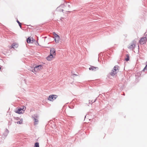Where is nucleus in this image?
Listing matches in <instances>:
<instances>
[{"instance_id":"nucleus-30","label":"nucleus","mask_w":147,"mask_h":147,"mask_svg":"<svg viewBox=\"0 0 147 147\" xmlns=\"http://www.w3.org/2000/svg\"><path fill=\"white\" fill-rule=\"evenodd\" d=\"M68 6L69 8H70V6L69 5H68Z\"/></svg>"},{"instance_id":"nucleus-3","label":"nucleus","mask_w":147,"mask_h":147,"mask_svg":"<svg viewBox=\"0 0 147 147\" xmlns=\"http://www.w3.org/2000/svg\"><path fill=\"white\" fill-rule=\"evenodd\" d=\"M119 67L118 65L115 66L112 70L111 72L110 73V74L112 76H114L117 73V70H118V68Z\"/></svg>"},{"instance_id":"nucleus-32","label":"nucleus","mask_w":147,"mask_h":147,"mask_svg":"<svg viewBox=\"0 0 147 147\" xmlns=\"http://www.w3.org/2000/svg\"><path fill=\"white\" fill-rule=\"evenodd\" d=\"M61 11L63 12V11H64V10L63 9H61Z\"/></svg>"},{"instance_id":"nucleus-28","label":"nucleus","mask_w":147,"mask_h":147,"mask_svg":"<svg viewBox=\"0 0 147 147\" xmlns=\"http://www.w3.org/2000/svg\"><path fill=\"white\" fill-rule=\"evenodd\" d=\"M97 98L95 99L93 102H95Z\"/></svg>"},{"instance_id":"nucleus-40","label":"nucleus","mask_w":147,"mask_h":147,"mask_svg":"<svg viewBox=\"0 0 147 147\" xmlns=\"http://www.w3.org/2000/svg\"><path fill=\"white\" fill-rule=\"evenodd\" d=\"M123 95H125V94L124 93L123 94Z\"/></svg>"},{"instance_id":"nucleus-36","label":"nucleus","mask_w":147,"mask_h":147,"mask_svg":"<svg viewBox=\"0 0 147 147\" xmlns=\"http://www.w3.org/2000/svg\"><path fill=\"white\" fill-rule=\"evenodd\" d=\"M69 108H71V109H73V108L74 107H71H71H69Z\"/></svg>"},{"instance_id":"nucleus-7","label":"nucleus","mask_w":147,"mask_h":147,"mask_svg":"<svg viewBox=\"0 0 147 147\" xmlns=\"http://www.w3.org/2000/svg\"><path fill=\"white\" fill-rule=\"evenodd\" d=\"M146 41L147 38L146 37H142L140 40V42H141L143 44L146 43Z\"/></svg>"},{"instance_id":"nucleus-34","label":"nucleus","mask_w":147,"mask_h":147,"mask_svg":"<svg viewBox=\"0 0 147 147\" xmlns=\"http://www.w3.org/2000/svg\"><path fill=\"white\" fill-rule=\"evenodd\" d=\"M29 28L30 29H32V28H31V27H29Z\"/></svg>"},{"instance_id":"nucleus-13","label":"nucleus","mask_w":147,"mask_h":147,"mask_svg":"<svg viewBox=\"0 0 147 147\" xmlns=\"http://www.w3.org/2000/svg\"><path fill=\"white\" fill-rule=\"evenodd\" d=\"M54 57H52L51 56H50V54L48 55V56L46 58L47 59L48 61H51L52 60V59L54 58Z\"/></svg>"},{"instance_id":"nucleus-15","label":"nucleus","mask_w":147,"mask_h":147,"mask_svg":"<svg viewBox=\"0 0 147 147\" xmlns=\"http://www.w3.org/2000/svg\"><path fill=\"white\" fill-rule=\"evenodd\" d=\"M135 47V45L134 44H131L130 46L129 47V48L130 49H131L132 50L134 49Z\"/></svg>"},{"instance_id":"nucleus-22","label":"nucleus","mask_w":147,"mask_h":147,"mask_svg":"<svg viewBox=\"0 0 147 147\" xmlns=\"http://www.w3.org/2000/svg\"><path fill=\"white\" fill-rule=\"evenodd\" d=\"M31 38L32 39V40L31 39L32 43H33V42L35 41V40L34 39L32 38Z\"/></svg>"},{"instance_id":"nucleus-8","label":"nucleus","mask_w":147,"mask_h":147,"mask_svg":"<svg viewBox=\"0 0 147 147\" xmlns=\"http://www.w3.org/2000/svg\"><path fill=\"white\" fill-rule=\"evenodd\" d=\"M9 133V130L6 128L5 132L3 133V136H4V139L7 136Z\"/></svg>"},{"instance_id":"nucleus-27","label":"nucleus","mask_w":147,"mask_h":147,"mask_svg":"<svg viewBox=\"0 0 147 147\" xmlns=\"http://www.w3.org/2000/svg\"><path fill=\"white\" fill-rule=\"evenodd\" d=\"M101 55H102V54H101V53H100V54H98V56H99V57H100V56H101Z\"/></svg>"},{"instance_id":"nucleus-29","label":"nucleus","mask_w":147,"mask_h":147,"mask_svg":"<svg viewBox=\"0 0 147 147\" xmlns=\"http://www.w3.org/2000/svg\"><path fill=\"white\" fill-rule=\"evenodd\" d=\"M16 119L18 120L19 119V118L18 117H16Z\"/></svg>"},{"instance_id":"nucleus-2","label":"nucleus","mask_w":147,"mask_h":147,"mask_svg":"<svg viewBox=\"0 0 147 147\" xmlns=\"http://www.w3.org/2000/svg\"><path fill=\"white\" fill-rule=\"evenodd\" d=\"M38 116L37 114H34L32 116V118L34 121V125H35L37 124L38 123Z\"/></svg>"},{"instance_id":"nucleus-31","label":"nucleus","mask_w":147,"mask_h":147,"mask_svg":"<svg viewBox=\"0 0 147 147\" xmlns=\"http://www.w3.org/2000/svg\"><path fill=\"white\" fill-rule=\"evenodd\" d=\"M73 75H75L76 76H77V75H76V74H73Z\"/></svg>"},{"instance_id":"nucleus-41","label":"nucleus","mask_w":147,"mask_h":147,"mask_svg":"<svg viewBox=\"0 0 147 147\" xmlns=\"http://www.w3.org/2000/svg\"><path fill=\"white\" fill-rule=\"evenodd\" d=\"M146 64H147V61L146 62Z\"/></svg>"},{"instance_id":"nucleus-24","label":"nucleus","mask_w":147,"mask_h":147,"mask_svg":"<svg viewBox=\"0 0 147 147\" xmlns=\"http://www.w3.org/2000/svg\"><path fill=\"white\" fill-rule=\"evenodd\" d=\"M65 3H66V4L67 5H69V2L65 1Z\"/></svg>"},{"instance_id":"nucleus-26","label":"nucleus","mask_w":147,"mask_h":147,"mask_svg":"<svg viewBox=\"0 0 147 147\" xmlns=\"http://www.w3.org/2000/svg\"><path fill=\"white\" fill-rule=\"evenodd\" d=\"M69 117H70L69 119H72L73 117L69 116Z\"/></svg>"},{"instance_id":"nucleus-37","label":"nucleus","mask_w":147,"mask_h":147,"mask_svg":"<svg viewBox=\"0 0 147 147\" xmlns=\"http://www.w3.org/2000/svg\"><path fill=\"white\" fill-rule=\"evenodd\" d=\"M69 108H71V109H73V108L74 107H71H71H69Z\"/></svg>"},{"instance_id":"nucleus-16","label":"nucleus","mask_w":147,"mask_h":147,"mask_svg":"<svg viewBox=\"0 0 147 147\" xmlns=\"http://www.w3.org/2000/svg\"><path fill=\"white\" fill-rule=\"evenodd\" d=\"M53 34L54 36L53 38H56L57 37H58V36H59L58 34H57L55 32H53Z\"/></svg>"},{"instance_id":"nucleus-18","label":"nucleus","mask_w":147,"mask_h":147,"mask_svg":"<svg viewBox=\"0 0 147 147\" xmlns=\"http://www.w3.org/2000/svg\"><path fill=\"white\" fill-rule=\"evenodd\" d=\"M34 147H39V143L38 142H36L35 143Z\"/></svg>"},{"instance_id":"nucleus-9","label":"nucleus","mask_w":147,"mask_h":147,"mask_svg":"<svg viewBox=\"0 0 147 147\" xmlns=\"http://www.w3.org/2000/svg\"><path fill=\"white\" fill-rule=\"evenodd\" d=\"M22 108H19L17 110H16L15 112L17 113L20 114L22 113Z\"/></svg>"},{"instance_id":"nucleus-19","label":"nucleus","mask_w":147,"mask_h":147,"mask_svg":"<svg viewBox=\"0 0 147 147\" xmlns=\"http://www.w3.org/2000/svg\"><path fill=\"white\" fill-rule=\"evenodd\" d=\"M16 22L18 23L19 26H20V28H22V26H21V23L18 20H16Z\"/></svg>"},{"instance_id":"nucleus-12","label":"nucleus","mask_w":147,"mask_h":147,"mask_svg":"<svg viewBox=\"0 0 147 147\" xmlns=\"http://www.w3.org/2000/svg\"><path fill=\"white\" fill-rule=\"evenodd\" d=\"M126 57L125 59V60L127 61L129 60V57L128 54L126 55Z\"/></svg>"},{"instance_id":"nucleus-23","label":"nucleus","mask_w":147,"mask_h":147,"mask_svg":"<svg viewBox=\"0 0 147 147\" xmlns=\"http://www.w3.org/2000/svg\"><path fill=\"white\" fill-rule=\"evenodd\" d=\"M92 100H89V104H91V105H92V103H93L92 102Z\"/></svg>"},{"instance_id":"nucleus-1","label":"nucleus","mask_w":147,"mask_h":147,"mask_svg":"<svg viewBox=\"0 0 147 147\" xmlns=\"http://www.w3.org/2000/svg\"><path fill=\"white\" fill-rule=\"evenodd\" d=\"M42 69V67L41 65H36L35 67L33 68L32 67H31L30 70L34 72H37L38 70L41 69Z\"/></svg>"},{"instance_id":"nucleus-17","label":"nucleus","mask_w":147,"mask_h":147,"mask_svg":"<svg viewBox=\"0 0 147 147\" xmlns=\"http://www.w3.org/2000/svg\"><path fill=\"white\" fill-rule=\"evenodd\" d=\"M23 121V119H20V121H18L16 123L17 124H22Z\"/></svg>"},{"instance_id":"nucleus-35","label":"nucleus","mask_w":147,"mask_h":147,"mask_svg":"<svg viewBox=\"0 0 147 147\" xmlns=\"http://www.w3.org/2000/svg\"><path fill=\"white\" fill-rule=\"evenodd\" d=\"M36 43L38 44V45H39L38 43V42H36Z\"/></svg>"},{"instance_id":"nucleus-20","label":"nucleus","mask_w":147,"mask_h":147,"mask_svg":"<svg viewBox=\"0 0 147 147\" xmlns=\"http://www.w3.org/2000/svg\"><path fill=\"white\" fill-rule=\"evenodd\" d=\"M145 70H147V64H146V65L143 69L142 71H144Z\"/></svg>"},{"instance_id":"nucleus-33","label":"nucleus","mask_w":147,"mask_h":147,"mask_svg":"<svg viewBox=\"0 0 147 147\" xmlns=\"http://www.w3.org/2000/svg\"><path fill=\"white\" fill-rule=\"evenodd\" d=\"M29 26H30L31 27V28L32 27V26H31L30 25H29Z\"/></svg>"},{"instance_id":"nucleus-11","label":"nucleus","mask_w":147,"mask_h":147,"mask_svg":"<svg viewBox=\"0 0 147 147\" xmlns=\"http://www.w3.org/2000/svg\"><path fill=\"white\" fill-rule=\"evenodd\" d=\"M31 41V38L30 37L26 39V41L27 43H32Z\"/></svg>"},{"instance_id":"nucleus-38","label":"nucleus","mask_w":147,"mask_h":147,"mask_svg":"<svg viewBox=\"0 0 147 147\" xmlns=\"http://www.w3.org/2000/svg\"><path fill=\"white\" fill-rule=\"evenodd\" d=\"M1 65H0V70L1 69Z\"/></svg>"},{"instance_id":"nucleus-4","label":"nucleus","mask_w":147,"mask_h":147,"mask_svg":"<svg viewBox=\"0 0 147 147\" xmlns=\"http://www.w3.org/2000/svg\"><path fill=\"white\" fill-rule=\"evenodd\" d=\"M57 95L55 94H51L49 95L48 97V99L50 101H53L57 97Z\"/></svg>"},{"instance_id":"nucleus-10","label":"nucleus","mask_w":147,"mask_h":147,"mask_svg":"<svg viewBox=\"0 0 147 147\" xmlns=\"http://www.w3.org/2000/svg\"><path fill=\"white\" fill-rule=\"evenodd\" d=\"M54 39V40L56 43H58L59 42V41L60 40V36H58V37H57L56 38H53Z\"/></svg>"},{"instance_id":"nucleus-39","label":"nucleus","mask_w":147,"mask_h":147,"mask_svg":"<svg viewBox=\"0 0 147 147\" xmlns=\"http://www.w3.org/2000/svg\"><path fill=\"white\" fill-rule=\"evenodd\" d=\"M86 115L85 116V118L86 117Z\"/></svg>"},{"instance_id":"nucleus-21","label":"nucleus","mask_w":147,"mask_h":147,"mask_svg":"<svg viewBox=\"0 0 147 147\" xmlns=\"http://www.w3.org/2000/svg\"><path fill=\"white\" fill-rule=\"evenodd\" d=\"M22 107V111H25V110L26 109V107H25V106H23V107ZM24 112V111H23V112Z\"/></svg>"},{"instance_id":"nucleus-14","label":"nucleus","mask_w":147,"mask_h":147,"mask_svg":"<svg viewBox=\"0 0 147 147\" xmlns=\"http://www.w3.org/2000/svg\"><path fill=\"white\" fill-rule=\"evenodd\" d=\"M16 44L15 43H13L11 45V48H17V46H16Z\"/></svg>"},{"instance_id":"nucleus-25","label":"nucleus","mask_w":147,"mask_h":147,"mask_svg":"<svg viewBox=\"0 0 147 147\" xmlns=\"http://www.w3.org/2000/svg\"><path fill=\"white\" fill-rule=\"evenodd\" d=\"M11 122L10 121H9V122L8 125H11Z\"/></svg>"},{"instance_id":"nucleus-5","label":"nucleus","mask_w":147,"mask_h":147,"mask_svg":"<svg viewBox=\"0 0 147 147\" xmlns=\"http://www.w3.org/2000/svg\"><path fill=\"white\" fill-rule=\"evenodd\" d=\"M56 50L54 48L51 49L50 52V56H51L52 57H54L56 55Z\"/></svg>"},{"instance_id":"nucleus-6","label":"nucleus","mask_w":147,"mask_h":147,"mask_svg":"<svg viewBox=\"0 0 147 147\" xmlns=\"http://www.w3.org/2000/svg\"><path fill=\"white\" fill-rule=\"evenodd\" d=\"M89 70H92L93 71H95L96 70V69H98V67H95L93 66H91L89 68Z\"/></svg>"}]
</instances>
